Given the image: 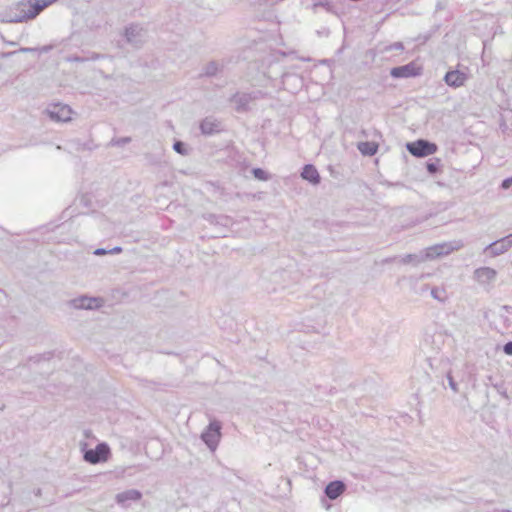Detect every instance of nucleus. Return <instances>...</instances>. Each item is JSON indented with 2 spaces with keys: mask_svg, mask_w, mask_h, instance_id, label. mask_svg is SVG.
I'll use <instances>...</instances> for the list:
<instances>
[{
  "mask_svg": "<svg viewBox=\"0 0 512 512\" xmlns=\"http://www.w3.org/2000/svg\"><path fill=\"white\" fill-rule=\"evenodd\" d=\"M56 0H21L0 12L1 23H21L36 18Z\"/></svg>",
  "mask_w": 512,
  "mask_h": 512,
  "instance_id": "nucleus-1",
  "label": "nucleus"
},
{
  "mask_svg": "<svg viewBox=\"0 0 512 512\" xmlns=\"http://www.w3.org/2000/svg\"><path fill=\"white\" fill-rule=\"evenodd\" d=\"M268 94L256 89L250 92H236L230 98V105L233 110L243 113L252 110L260 100L267 98Z\"/></svg>",
  "mask_w": 512,
  "mask_h": 512,
  "instance_id": "nucleus-2",
  "label": "nucleus"
},
{
  "mask_svg": "<svg viewBox=\"0 0 512 512\" xmlns=\"http://www.w3.org/2000/svg\"><path fill=\"white\" fill-rule=\"evenodd\" d=\"M405 148L412 156L417 158H424L438 151V145L436 143L423 138L407 142Z\"/></svg>",
  "mask_w": 512,
  "mask_h": 512,
  "instance_id": "nucleus-3",
  "label": "nucleus"
},
{
  "mask_svg": "<svg viewBox=\"0 0 512 512\" xmlns=\"http://www.w3.org/2000/svg\"><path fill=\"white\" fill-rule=\"evenodd\" d=\"M83 459L90 464H99L106 462L110 455L111 450L107 443L101 442L96 445L93 449L86 448V444L83 447Z\"/></svg>",
  "mask_w": 512,
  "mask_h": 512,
  "instance_id": "nucleus-4",
  "label": "nucleus"
},
{
  "mask_svg": "<svg viewBox=\"0 0 512 512\" xmlns=\"http://www.w3.org/2000/svg\"><path fill=\"white\" fill-rule=\"evenodd\" d=\"M222 424L214 419L210 421L208 426L201 433V440L207 445L211 451H215L221 439Z\"/></svg>",
  "mask_w": 512,
  "mask_h": 512,
  "instance_id": "nucleus-5",
  "label": "nucleus"
},
{
  "mask_svg": "<svg viewBox=\"0 0 512 512\" xmlns=\"http://www.w3.org/2000/svg\"><path fill=\"white\" fill-rule=\"evenodd\" d=\"M44 114L55 123H67L72 118V110L68 105L55 103L48 106Z\"/></svg>",
  "mask_w": 512,
  "mask_h": 512,
  "instance_id": "nucleus-6",
  "label": "nucleus"
},
{
  "mask_svg": "<svg viewBox=\"0 0 512 512\" xmlns=\"http://www.w3.org/2000/svg\"><path fill=\"white\" fill-rule=\"evenodd\" d=\"M126 41L135 48H141L147 39L146 30L139 24L132 23L125 28Z\"/></svg>",
  "mask_w": 512,
  "mask_h": 512,
  "instance_id": "nucleus-7",
  "label": "nucleus"
},
{
  "mask_svg": "<svg viewBox=\"0 0 512 512\" xmlns=\"http://www.w3.org/2000/svg\"><path fill=\"white\" fill-rule=\"evenodd\" d=\"M444 343V338L441 333L430 332L428 329L424 333V338L421 343V349L427 354H438Z\"/></svg>",
  "mask_w": 512,
  "mask_h": 512,
  "instance_id": "nucleus-8",
  "label": "nucleus"
},
{
  "mask_svg": "<svg viewBox=\"0 0 512 512\" xmlns=\"http://www.w3.org/2000/svg\"><path fill=\"white\" fill-rule=\"evenodd\" d=\"M203 218L210 224L219 227V231H217L214 237H226L228 228L233 224V219L227 215H216L209 213L203 215Z\"/></svg>",
  "mask_w": 512,
  "mask_h": 512,
  "instance_id": "nucleus-9",
  "label": "nucleus"
},
{
  "mask_svg": "<svg viewBox=\"0 0 512 512\" xmlns=\"http://www.w3.org/2000/svg\"><path fill=\"white\" fill-rule=\"evenodd\" d=\"M422 72V68L418 66L415 62H410L408 64L402 66L393 67L390 70V75L393 78H409L420 75Z\"/></svg>",
  "mask_w": 512,
  "mask_h": 512,
  "instance_id": "nucleus-10",
  "label": "nucleus"
},
{
  "mask_svg": "<svg viewBox=\"0 0 512 512\" xmlns=\"http://www.w3.org/2000/svg\"><path fill=\"white\" fill-rule=\"evenodd\" d=\"M499 327L497 330L501 334L512 332V306L504 305L499 314Z\"/></svg>",
  "mask_w": 512,
  "mask_h": 512,
  "instance_id": "nucleus-11",
  "label": "nucleus"
},
{
  "mask_svg": "<svg viewBox=\"0 0 512 512\" xmlns=\"http://www.w3.org/2000/svg\"><path fill=\"white\" fill-rule=\"evenodd\" d=\"M510 247H512V234L490 243L486 250L490 251L492 256H498L506 252Z\"/></svg>",
  "mask_w": 512,
  "mask_h": 512,
  "instance_id": "nucleus-12",
  "label": "nucleus"
},
{
  "mask_svg": "<svg viewBox=\"0 0 512 512\" xmlns=\"http://www.w3.org/2000/svg\"><path fill=\"white\" fill-rule=\"evenodd\" d=\"M468 79V75L460 70H450L444 76L445 83L450 87H460L464 85L466 80Z\"/></svg>",
  "mask_w": 512,
  "mask_h": 512,
  "instance_id": "nucleus-13",
  "label": "nucleus"
},
{
  "mask_svg": "<svg viewBox=\"0 0 512 512\" xmlns=\"http://www.w3.org/2000/svg\"><path fill=\"white\" fill-rule=\"evenodd\" d=\"M347 486L342 480H334L329 482L325 489L324 494L330 500H336L341 494L344 493Z\"/></svg>",
  "mask_w": 512,
  "mask_h": 512,
  "instance_id": "nucleus-14",
  "label": "nucleus"
},
{
  "mask_svg": "<svg viewBox=\"0 0 512 512\" xmlns=\"http://www.w3.org/2000/svg\"><path fill=\"white\" fill-rule=\"evenodd\" d=\"M101 299L95 297L81 296L72 300V304L77 309L92 310L101 306Z\"/></svg>",
  "mask_w": 512,
  "mask_h": 512,
  "instance_id": "nucleus-15",
  "label": "nucleus"
},
{
  "mask_svg": "<svg viewBox=\"0 0 512 512\" xmlns=\"http://www.w3.org/2000/svg\"><path fill=\"white\" fill-rule=\"evenodd\" d=\"M142 498V492L137 489H128L116 495L115 499L119 505L127 506L129 501H139Z\"/></svg>",
  "mask_w": 512,
  "mask_h": 512,
  "instance_id": "nucleus-16",
  "label": "nucleus"
},
{
  "mask_svg": "<svg viewBox=\"0 0 512 512\" xmlns=\"http://www.w3.org/2000/svg\"><path fill=\"white\" fill-rule=\"evenodd\" d=\"M301 177L312 185H318L321 182V176L313 164H305L303 166Z\"/></svg>",
  "mask_w": 512,
  "mask_h": 512,
  "instance_id": "nucleus-17",
  "label": "nucleus"
},
{
  "mask_svg": "<svg viewBox=\"0 0 512 512\" xmlns=\"http://www.w3.org/2000/svg\"><path fill=\"white\" fill-rule=\"evenodd\" d=\"M496 271L490 267H480L474 271V277L482 284L489 283L496 278Z\"/></svg>",
  "mask_w": 512,
  "mask_h": 512,
  "instance_id": "nucleus-18",
  "label": "nucleus"
},
{
  "mask_svg": "<svg viewBox=\"0 0 512 512\" xmlns=\"http://www.w3.org/2000/svg\"><path fill=\"white\" fill-rule=\"evenodd\" d=\"M452 250L447 243L437 244L429 247L425 253V259H435L437 257L447 255Z\"/></svg>",
  "mask_w": 512,
  "mask_h": 512,
  "instance_id": "nucleus-19",
  "label": "nucleus"
},
{
  "mask_svg": "<svg viewBox=\"0 0 512 512\" xmlns=\"http://www.w3.org/2000/svg\"><path fill=\"white\" fill-rule=\"evenodd\" d=\"M357 148L363 156H374L379 144L376 141H360L357 143Z\"/></svg>",
  "mask_w": 512,
  "mask_h": 512,
  "instance_id": "nucleus-20",
  "label": "nucleus"
},
{
  "mask_svg": "<svg viewBox=\"0 0 512 512\" xmlns=\"http://www.w3.org/2000/svg\"><path fill=\"white\" fill-rule=\"evenodd\" d=\"M425 165H426L427 172L431 176H436L437 174H440L443 171V164H442V161L440 158H436V157L430 158L426 161Z\"/></svg>",
  "mask_w": 512,
  "mask_h": 512,
  "instance_id": "nucleus-21",
  "label": "nucleus"
},
{
  "mask_svg": "<svg viewBox=\"0 0 512 512\" xmlns=\"http://www.w3.org/2000/svg\"><path fill=\"white\" fill-rule=\"evenodd\" d=\"M222 65H220L218 62L216 61H210L209 63H207L205 65V67L203 68V72L201 73L200 76H207V77H212V76H215L219 71L222 70Z\"/></svg>",
  "mask_w": 512,
  "mask_h": 512,
  "instance_id": "nucleus-22",
  "label": "nucleus"
},
{
  "mask_svg": "<svg viewBox=\"0 0 512 512\" xmlns=\"http://www.w3.org/2000/svg\"><path fill=\"white\" fill-rule=\"evenodd\" d=\"M425 259V255L422 256V255H417V254H406L405 256H403L401 258V263L402 264H413V265H418L420 264L421 262H423Z\"/></svg>",
  "mask_w": 512,
  "mask_h": 512,
  "instance_id": "nucleus-23",
  "label": "nucleus"
},
{
  "mask_svg": "<svg viewBox=\"0 0 512 512\" xmlns=\"http://www.w3.org/2000/svg\"><path fill=\"white\" fill-rule=\"evenodd\" d=\"M251 174L255 179L259 181H267L270 179V174L260 167L252 168Z\"/></svg>",
  "mask_w": 512,
  "mask_h": 512,
  "instance_id": "nucleus-24",
  "label": "nucleus"
},
{
  "mask_svg": "<svg viewBox=\"0 0 512 512\" xmlns=\"http://www.w3.org/2000/svg\"><path fill=\"white\" fill-rule=\"evenodd\" d=\"M173 150L182 155V156H186L189 154V149L186 145V143H184L183 141L181 140H175L174 143H173Z\"/></svg>",
  "mask_w": 512,
  "mask_h": 512,
  "instance_id": "nucleus-25",
  "label": "nucleus"
},
{
  "mask_svg": "<svg viewBox=\"0 0 512 512\" xmlns=\"http://www.w3.org/2000/svg\"><path fill=\"white\" fill-rule=\"evenodd\" d=\"M431 296L442 303H444L447 300V294L445 289L443 288L433 287L431 289Z\"/></svg>",
  "mask_w": 512,
  "mask_h": 512,
  "instance_id": "nucleus-26",
  "label": "nucleus"
},
{
  "mask_svg": "<svg viewBox=\"0 0 512 512\" xmlns=\"http://www.w3.org/2000/svg\"><path fill=\"white\" fill-rule=\"evenodd\" d=\"M218 125L217 119L213 116L206 117L200 122L199 128H216Z\"/></svg>",
  "mask_w": 512,
  "mask_h": 512,
  "instance_id": "nucleus-27",
  "label": "nucleus"
},
{
  "mask_svg": "<svg viewBox=\"0 0 512 512\" xmlns=\"http://www.w3.org/2000/svg\"><path fill=\"white\" fill-rule=\"evenodd\" d=\"M54 356V353L52 351L44 352L42 354H37L35 356L30 357V361L34 362H40V361H48L52 359Z\"/></svg>",
  "mask_w": 512,
  "mask_h": 512,
  "instance_id": "nucleus-28",
  "label": "nucleus"
},
{
  "mask_svg": "<svg viewBox=\"0 0 512 512\" xmlns=\"http://www.w3.org/2000/svg\"><path fill=\"white\" fill-rule=\"evenodd\" d=\"M329 173H330V176L336 180H341L343 178V175L342 173L340 172V167L338 166H333V165H328L327 167Z\"/></svg>",
  "mask_w": 512,
  "mask_h": 512,
  "instance_id": "nucleus-29",
  "label": "nucleus"
},
{
  "mask_svg": "<svg viewBox=\"0 0 512 512\" xmlns=\"http://www.w3.org/2000/svg\"><path fill=\"white\" fill-rule=\"evenodd\" d=\"M131 141V138L130 137H121V138H113L111 141H110V145L111 146H124L126 144H128L129 142Z\"/></svg>",
  "mask_w": 512,
  "mask_h": 512,
  "instance_id": "nucleus-30",
  "label": "nucleus"
},
{
  "mask_svg": "<svg viewBox=\"0 0 512 512\" xmlns=\"http://www.w3.org/2000/svg\"><path fill=\"white\" fill-rule=\"evenodd\" d=\"M36 50H37V48L23 47V48H20V49L18 50V52H21V53H30V52H34V51H36ZM15 53H17V51L5 52V53H3V54H2V57H3V58H6V57H9V56H11V55H13V54H15Z\"/></svg>",
  "mask_w": 512,
  "mask_h": 512,
  "instance_id": "nucleus-31",
  "label": "nucleus"
},
{
  "mask_svg": "<svg viewBox=\"0 0 512 512\" xmlns=\"http://www.w3.org/2000/svg\"><path fill=\"white\" fill-rule=\"evenodd\" d=\"M446 378L448 380V384H449V387L454 391V392H458V384L457 382L454 380L452 374H451V371H448L447 374H446Z\"/></svg>",
  "mask_w": 512,
  "mask_h": 512,
  "instance_id": "nucleus-32",
  "label": "nucleus"
},
{
  "mask_svg": "<svg viewBox=\"0 0 512 512\" xmlns=\"http://www.w3.org/2000/svg\"><path fill=\"white\" fill-rule=\"evenodd\" d=\"M391 50H399V51H403L404 50V45L402 42H395L389 46H386L384 48V51L387 52V51H391Z\"/></svg>",
  "mask_w": 512,
  "mask_h": 512,
  "instance_id": "nucleus-33",
  "label": "nucleus"
},
{
  "mask_svg": "<svg viewBox=\"0 0 512 512\" xmlns=\"http://www.w3.org/2000/svg\"><path fill=\"white\" fill-rule=\"evenodd\" d=\"M512 186V176L505 178L501 183V188L506 190L509 189Z\"/></svg>",
  "mask_w": 512,
  "mask_h": 512,
  "instance_id": "nucleus-34",
  "label": "nucleus"
},
{
  "mask_svg": "<svg viewBox=\"0 0 512 512\" xmlns=\"http://www.w3.org/2000/svg\"><path fill=\"white\" fill-rule=\"evenodd\" d=\"M503 352L506 355L512 356V341H509L503 345Z\"/></svg>",
  "mask_w": 512,
  "mask_h": 512,
  "instance_id": "nucleus-35",
  "label": "nucleus"
},
{
  "mask_svg": "<svg viewBox=\"0 0 512 512\" xmlns=\"http://www.w3.org/2000/svg\"><path fill=\"white\" fill-rule=\"evenodd\" d=\"M426 360H427L430 368L433 370L434 369V364H435V362H438V359L436 357L432 356V355H429V356H427ZM439 362H442V359H439Z\"/></svg>",
  "mask_w": 512,
  "mask_h": 512,
  "instance_id": "nucleus-36",
  "label": "nucleus"
},
{
  "mask_svg": "<svg viewBox=\"0 0 512 512\" xmlns=\"http://www.w3.org/2000/svg\"><path fill=\"white\" fill-rule=\"evenodd\" d=\"M68 62H84L86 61V58L80 57V56H69L66 58Z\"/></svg>",
  "mask_w": 512,
  "mask_h": 512,
  "instance_id": "nucleus-37",
  "label": "nucleus"
},
{
  "mask_svg": "<svg viewBox=\"0 0 512 512\" xmlns=\"http://www.w3.org/2000/svg\"><path fill=\"white\" fill-rule=\"evenodd\" d=\"M106 254H109V250H107L105 248H97L94 251V255H97V256H102V255H106Z\"/></svg>",
  "mask_w": 512,
  "mask_h": 512,
  "instance_id": "nucleus-38",
  "label": "nucleus"
},
{
  "mask_svg": "<svg viewBox=\"0 0 512 512\" xmlns=\"http://www.w3.org/2000/svg\"><path fill=\"white\" fill-rule=\"evenodd\" d=\"M122 247L120 246H115L113 247L112 249L109 250V254H119L122 252Z\"/></svg>",
  "mask_w": 512,
  "mask_h": 512,
  "instance_id": "nucleus-39",
  "label": "nucleus"
},
{
  "mask_svg": "<svg viewBox=\"0 0 512 512\" xmlns=\"http://www.w3.org/2000/svg\"><path fill=\"white\" fill-rule=\"evenodd\" d=\"M221 130H201V133L205 136L212 135L215 132H220Z\"/></svg>",
  "mask_w": 512,
  "mask_h": 512,
  "instance_id": "nucleus-40",
  "label": "nucleus"
},
{
  "mask_svg": "<svg viewBox=\"0 0 512 512\" xmlns=\"http://www.w3.org/2000/svg\"><path fill=\"white\" fill-rule=\"evenodd\" d=\"M387 185H388L389 187H394V186H396V187L401 186V187H402V186H404V184H403V183H401V182H395V183H393V182H388V183H387Z\"/></svg>",
  "mask_w": 512,
  "mask_h": 512,
  "instance_id": "nucleus-41",
  "label": "nucleus"
},
{
  "mask_svg": "<svg viewBox=\"0 0 512 512\" xmlns=\"http://www.w3.org/2000/svg\"><path fill=\"white\" fill-rule=\"evenodd\" d=\"M51 49H52V46L47 45V46H43L42 48H40V51L46 53V52L50 51Z\"/></svg>",
  "mask_w": 512,
  "mask_h": 512,
  "instance_id": "nucleus-42",
  "label": "nucleus"
},
{
  "mask_svg": "<svg viewBox=\"0 0 512 512\" xmlns=\"http://www.w3.org/2000/svg\"><path fill=\"white\" fill-rule=\"evenodd\" d=\"M141 381H142V383H143V386H148V385H150V384H155V382H154V381H150V380H141Z\"/></svg>",
  "mask_w": 512,
  "mask_h": 512,
  "instance_id": "nucleus-43",
  "label": "nucleus"
},
{
  "mask_svg": "<svg viewBox=\"0 0 512 512\" xmlns=\"http://www.w3.org/2000/svg\"><path fill=\"white\" fill-rule=\"evenodd\" d=\"M500 394L505 397V398H508V395H507V392L504 390V391H501Z\"/></svg>",
  "mask_w": 512,
  "mask_h": 512,
  "instance_id": "nucleus-44",
  "label": "nucleus"
},
{
  "mask_svg": "<svg viewBox=\"0 0 512 512\" xmlns=\"http://www.w3.org/2000/svg\"><path fill=\"white\" fill-rule=\"evenodd\" d=\"M35 495H37V496L41 495V489H37L35 492Z\"/></svg>",
  "mask_w": 512,
  "mask_h": 512,
  "instance_id": "nucleus-45",
  "label": "nucleus"
}]
</instances>
